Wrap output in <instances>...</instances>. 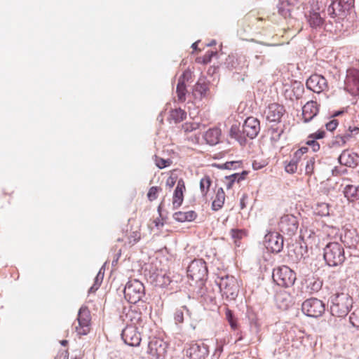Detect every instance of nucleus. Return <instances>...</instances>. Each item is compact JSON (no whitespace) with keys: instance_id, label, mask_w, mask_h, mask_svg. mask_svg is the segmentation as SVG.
I'll return each mask as SVG.
<instances>
[{"instance_id":"f257e3e1","label":"nucleus","mask_w":359,"mask_h":359,"mask_svg":"<svg viewBox=\"0 0 359 359\" xmlns=\"http://www.w3.org/2000/svg\"><path fill=\"white\" fill-rule=\"evenodd\" d=\"M130 317L131 325H128L122 332V339L129 346H137L141 341L140 332L137 331L138 326H141L142 319L140 313H134L128 314Z\"/></svg>"},{"instance_id":"f03ea898","label":"nucleus","mask_w":359,"mask_h":359,"mask_svg":"<svg viewBox=\"0 0 359 359\" xmlns=\"http://www.w3.org/2000/svg\"><path fill=\"white\" fill-rule=\"evenodd\" d=\"M353 306V299L347 293H336L330 297V313L337 318L345 317Z\"/></svg>"},{"instance_id":"7ed1b4c3","label":"nucleus","mask_w":359,"mask_h":359,"mask_svg":"<svg viewBox=\"0 0 359 359\" xmlns=\"http://www.w3.org/2000/svg\"><path fill=\"white\" fill-rule=\"evenodd\" d=\"M324 259L329 266L341 265L345 260L344 249L337 242L329 243L324 248Z\"/></svg>"},{"instance_id":"20e7f679","label":"nucleus","mask_w":359,"mask_h":359,"mask_svg":"<svg viewBox=\"0 0 359 359\" xmlns=\"http://www.w3.org/2000/svg\"><path fill=\"white\" fill-rule=\"evenodd\" d=\"M273 280L277 285L283 287H288L296 280L295 273L288 266H282L273 270Z\"/></svg>"},{"instance_id":"39448f33","label":"nucleus","mask_w":359,"mask_h":359,"mask_svg":"<svg viewBox=\"0 0 359 359\" xmlns=\"http://www.w3.org/2000/svg\"><path fill=\"white\" fill-rule=\"evenodd\" d=\"M124 297L131 304H136L144 294V286L138 280H129L124 288Z\"/></svg>"},{"instance_id":"423d86ee","label":"nucleus","mask_w":359,"mask_h":359,"mask_svg":"<svg viewBox=\"0 0 359 359\" xmlns=\"http://www.w3.org/2000/svg\"><path fill=\"white\" fill-rule=\"evenodd\" d=\"M219 287L226 299H234L239 290L237 280L233 276H226L220 278Z\"/></svg>"},{"instance_id":"0eeeda50","label":"nucleus","mask_w":359,"mask_h":359,"mask_svg":"<svg viewBox=\"0 0 359 359\" xmlns=\"http://www.w3.org/2000/svg\"><path fill=\"white\" fill-rule=\"evenodd\" d=\"M91 329V316L86 306H82L78 313L77 325H75V331L79 336L88 334Z\"/></svg>"},{"instance_id":"6e6552de","label":"nucleus","mask_w":359,"mask_h":359,"mask_svg":"<svg viewBox=\"0 0 359 359\" xmlns=\"http://www.w3.org/2000/svg\"><path fill=\"white\" fill-rule=\"evenodd\" d=\"M207 275L206 264L202 259H195L188 266L187 276L195 283L203 280Z\"/></svg>"},{"instance_id":"1a4fd4ad","label":"nucleus","mask_w":359,"mask_h":359,"mask_svg":"<svg viewBox=\"0 0 359 359\" xmlns=\"http://www.w3.org/2000/svg\"><path fill=\"white\" fill-rule=\"evenodd\" d=\"M302 309L306 316L318 318L324 313L325 306L323 301L317 298H310L303 302Z\"/></svg>"},{"instance_id":"9d476101","label":"nucleus","mask_w":359,"mask_h":359,"mask_svg":"<svg viewBox=\"0 0 359 359\" xmlns=\"http://www.w3.org/2000/svg\"><path fill=\"white\" fill-rule=\"evenodd\" d=\"M278 229L283 233L291 236L298 229V221L293 215H285L281 217L278 223Z\"/></svg>"},{"instance_id":"9b49d317","label":"nucleus","mask_w":359,"mask_h":359,"mask_svg":"<svg viewBox=\"0 0 359 359\" xmlns=\"http://www.w3.org/2000/svg\"><path fill=\"white\" fill-rule=\"evenodd\" d=\"M345 90L351 95H359V70L355 68L348 69L345 79Z\"/></svg>"},{"instance_id":"f8f14e48","label":"nucleus","mask_w":359,"mask_h":359,"mask_svg":"<svg viewBox=\"0 0 359 359\" xmlns=\"http://www.w3.org/2000/svg\"><path fill=\"white\" fill-rule=\"evenodd\" d=\"M353 0H334L328 7V13L332 18L344 16L353 6Z\"/></svg>"},{"instance_id":"ddd939ff","label":"nucleus","mask_w":359,"mask_h":359,"mask_svg":"<svg viewBox=\"0 0 359 359\" xmlns=\"http://www.w3.org/2000/svg\"><path fill=\"white\" fill-rule=\"evenodd\" d=\"M266 248L273 252H279L283 248V238L277 232H269L264 237Z\"/></svg>"},{"instance_id":"4468645a","label":"nucleus","mask_w":359,"mask_h":359,"mask_svg":"<svg viewBox=\"0 0 359 359\" xmlns=\"http://www.w3.org/2000/svg\"><path fill=\"white\" fill-rule=\"evenodd\" d=\"M167 344L161 339H154L148 344L147 353L151 359H158L163 357L166 353Z\"/></svg>"},{"instance_id":"2eb2a0df","label":"nucleus","mask_w":359,"mask_h":359,"mask_svg":"<svg viewBox=\"0 0 359 359\" xmlns=\"http://www.w3.org/2000/svg\"><path fill=\"white\" fill-rule=\"evenodd\" d=\"M285 114L284 106L276 102L269 104L264 111L266 118L270 122H280Z\"/></svg>"},{"instance_id":"dca6fc26","label":"nucleus","mask_w":359,"mask_h":359,"mask_svg":"<svg viewBox=\"0 0 359 359\" xmlns=\"http://www.w3.org/2000/svg\"><path fill=\"white\" fill-rule=\"evenodd\" d=\"M306 87L316 93H320L327 88L326 79L317 74L311 75L306 81Z\"/></svg>"},{"instance_id":"f3484780","label":"nucleus","mask_w":359,"mask_h":359,"mask_svg":"<svg viewBox=\"0 0 359 359\" xmlns=\"http://www.w3.org/2000/svg\"><path fill=\"white\" fill-rule=\"evenodd\" d=\"M260 130L259 121L255 117H248L243 125V133L250 139H253L258 135Z\"/></svg>"},{"instance_id":"a211bd4d","label":"nucleus","mask_w":359,"mask_h":359,"mask_svg":"<svg viewBox=\"0 0 359 359\" xmlns=\"http://www.w3.org/2000/svg\"><path fill=\"white\" fill-rule=\"evenodd\" d=\"M186 191L185 183L182 179L177 181V187L173 193L172 204L174 209L180 208L184 201V192Z\"/></svg>"},{"instance_id":"6ab92c4d","label":"nucleus","mask_w":359,"mask_h":359,"mask_svg":"<svg viewBox=\"0 0 359 359\" xmlns=\"http://www.w3.org/2000/svg\"><path fill=\"white\" fill-rule=\"evenodd\" d=\"M319 111V105L315 101L307 102L302 107V117L304 122L312 120Z\"/></svg>"},{"instance_id":"aec40b11","label":"nucleus","mask_w":359,"mask_h":359,"mask_svg":"<svg viewBox=\"0 0 359 359\" xmlns=\"http://www.w3.org/2000/svg\"><path fill=\"white\" fill-rule=\"evenodd\" d=\"M208 353L204 346L198 344H192L186 351L187 355L190 359H203Z\"/></svg>"},{"instance_id":"412c9836","label":"nucleus","mask_w":359,"mask_h":359,"mask_svg":"<svg viewBox=\"0 0 359 359\" xmlns=\"http://www.w3.org/2000/svg\"><path fill=\"white\" fill-rule=\"evenodd\" d=\"M221 135V130L217 127H214L208 129L203 134V139L206 144L213 146L219 142Z\"/></svg>"},{"instance_id":"4be33fe9","label":"nucleus","mask_w":359,"mask_h":359,"mask_svg":"<svg viewBox=\"0 0 359 359\" xmlns=\"http://www.w3.org/2000/svg\"><path fill=\"white\" fill-rule=\"evenodd\" d=\"M197 217V214L194 210L186 212L179 211L173 215V218L180 222H192Z\"/></svg>"},{"instance_id":"5701e85b","label":"nucleus","mask_w":359,"mask_h":359,"mask_svg":"<svg viewBox=\"0 0 359 359\" xmlns=\"http://www.w3.org/2000/svg\"><path fill=\"white\" fill-rule=\"evenodd\" d=\"M299 0H283L278 5V12L284 17L290 15L292 8L296 6Z\"/></svg>"},{"instance_id":"b1692460","label":"nucleus","mask_w":359,"mask_h":359,"mask_svg":"<svg viewBox=\"0 0 359 359\" xmlns=\"http://www.w3.org/2000/svg\"><path fill=\"white\" fill-rule=\"evenodd\" d=\"M226 195L222 188H219L212 203V209L215 211L220 210L225 201Z\"/></svg>"},{"instance_id":"393cba45","label":"nucleus","mask_w":359,"mask_h":359,"mask_svg":"<svg viewBox=\"0 0 359 359\" xmlns=\"http://www.w3.org/2000/svg\"><path fill=\"white\" fill-rule=\"evenodd\" d=\"M325 133L324 130H318L317 132L311 134L306 144L312 147L313 151H317L320 149V144L316 140L322 139L325 137Z\"/></svg>"},{"instance_id":"a878e982","label":"nucleus","mask_w":359,"mask_h":359,"mask_svg":"<svg viewBox=\"0 0 359 359\" xmlns=\"http://www.w3.org/2000/svg\"><path fill=\"white\" fill-rule=\"evenodd\" d=\"M141 238L140 226L136 225L135 228H131L128 236V241L126 244L133 246L136 244Z\"/></svg>"},{"instance_id":"bb28decb","label":"nucleus","mask_w":359,"mask_h":359,"mask_svg":"<svg viewBox=\"0 0 359 359\" xmlns=\"http://www.w3.org/2000/svg\"><path fill=\"white\" fill-rule=\"evenodd\" d=\"M344 195L349 201L357 200L359 198V186L347 185L344 189Z\"/></svg>"},{"instance_id":"cd10ccee","label":"nucleus","mask_w":359,"mask_h":359,"mask_svg":"<svg viewBox=\"0 0 359 359\" xmlns=\"http://www.w3.org/2000/svg\"><path fill=\"white\" fill-rule=\"evenodd\" d=\"M225 318L228 321L231 329L232 330H238L239 329V324L237 318L233 315V311L228 307L225 309Z\"/></svg>"},{"instance_id":"c85d7f7f","label":"nucleus","mask_w":359,"mask_h":359,"mask_svg":"<svg viewBox=\"0 0 359 359\" xmlns=\"http://www.w3.org/2000/svg\"><path fill=\"white\" fill-rule=\"evenodd\" d=\"M201 123L197 122H186L182 126V131L184 133V137L191 134L200 128Z\"/></svg>"},{"instance_id":"c756f323","label":"nucleus","mask_w":359,"mask_h":359,"mask_svg":"<svg viewBox=\"0 0 359 359\" xmlns=\"http://www.w3.org/2000/svg\"><path fill=\"white\" fill-rule=\"evenodd\" d=\"M209 86L205 82L201 83L198 81L194 86V95H199L200 97H207L208 95Z\"/></svg>"},{"instance_id":"7c9ffc66","label":"nucleus","mask_w":359,"mask_h":359,"mask_svg":"<svg viewBox=\"0 0 359 359\" xmlns=\"http://www.w3.org/2000/svg\"><path fill=\"white\" fill-rule=\"evenodd\" d=\"M308 21L311 27L315 28L322 26L324 22L323 18L316 12L310 13Z\"/></svg>"},{"instance_id":"2f4dec72","label":"nucleus","mask_w":359,"mask_h":359,"mask_svg":"<svg viewBox=\"0 0 359 359\" xmlns=\"http://www.w3.org/2000/svg\"><path fill=\"white\" fill-rule=\"evenodd\" d=\"M187 117L186 112L181 109H175L170 112L169 120L173 121L175 123L184 120Z\"/></svg>"},{"instance_id":"473e14b6","label":"nucleus","mask_w":359,"mask_h":359,"mask_svg":"<svg viewBox=\"0 0 359 359\" xmlns=\"http://www.w3.org/2000/svg\"><path fill=\"white\" fill-rule=\"evenodd\" d=\"M212 184V180L209 176H204L200 181V190L203 196H206L210 187Z\"/></svg>"},{"instance_id":"72a5a7b5","label":"nucleus","mask_w":359,"mask_h":359,"mask_svg":"<svg viewBox=\"0 0 359 359\" xmlns=\"http://www.w3.org/2000/svg\"><path fill=\"white\" fill-rule=\"evenodd\" d=\"M186 93L187 90L184 81L183 79H180L177 86V94L180 101L184 102L185 100Z\"/></svg>"},{"instance_id":"f704fd0d","label":"nucleus","mask_w":359,"mask_h":359,"mask_svg":"<svg viewBox=\"0 0 359 359\" xmlns=\"http://www.w3.org/2000/svg\"><path fill=\"white\" fill-rule=\"evenodd\" d=\"M351 137V134L338 135L334 137L332 144L335 147H343Z\"/></svg>"},{"instance_id":"c9c22d12","label":"nucleus","mask_w":359,"mask_h":359,"mask_svg":"<svg viewBox=\"0 0 359 359\" xmlns=\"http://www.w3.org/2000/svg\"><path fill=\"white\" fill-rule=\"evenodd\" d=\"M308 152V148L302 147L297 149L293 154L291 161L294 162L298 166L299 163L302 161L303 156Z\"/></svg>"},{"instance_id":"e433bc0d","label":"nucleus","mask_w":359,"mask_h":359,"mask_svg":"<svg viewBox=\"0 0 359 359\" xmlns=\"http://www.w3.org/2000/svg\"><path fill=\"white\" fill-rule=\"evenodd\" d=\"M263 20L264 19L262 18L256 17L253 13H249L244 17L243 22L244 24H248L249 25L254 26L258 22Z\"/></svg>"},{"instance_id":"4c0bfd02","label":"nucleus","mask_w":359,"mask_h":359,"mask_svg":"<svg viewBox=\"0 0 359 359\" xmlns=\"http://www.w3.org/2000/svg\"><path fill=\"white\" fill-rule=\"evenodd\" d=\"M316 164V158L312 156L309 158L305 165V174L308 176H311L314 173Z\"/></svg>"},{"instance_id":"58836bf2","label":"nucleus","mask_w":359,"mask_h":359,"mask_svg":"<svg viewBox=\"0 0 359 359\" xmlns=\"http://www.w3.org/2000/svg\"><path fill=\"white\" fill-rule=\"evenodd\" d=\"M230 136L238 140L241 144L245 142V140L240 134L239 128L236 126H232L230 129Z\"/></svg>"},{"instance_id":"ea45409f","label":"nucleus","mask_w":359,"mask_h":359,"mask_svg":"<svg viewBox=\"0 0 359 359\" xmlns=\"http://www.w3.org/2000/svg\"><path fill=\"white\" fill-rule=\"evenodd\" d=\"M230 234L231 238L234 240V242L236 243L237 241L246 236V232L243 229H232L230 231Z\"/></svg>"},{"instance_id":"a19ab883","label":"nucleus","mask_w":359,"mask_h":359,"mask_svg":"<svg viewBox=\"0 0 359 359\" xmlns=\"http://www.w3.org/2000/svg\"><path fill=\"white\" fill-rule=\"evenodd\" d=\"M154 161L156 165L160 169L168 167L172 164L170 159H164L157 156H155Z\"/></svg>"},{"instance_id":"79ce46f5","label":"nucleus","mask_w":359,"mask_h":359,"mask_svg":"<svg viewBox=\"0 0 359 359\" xmlns=\"http://www.w3.org/2000/svg\"><path fill=\"white\" fill-rule=\"evenodd\" d=\"M184 311H188L185 306H181L180 309H176L174 314V319L176 323H182L184 322Z\"/></svg>"},{"instance_id":"37998d69","label":"nucleus","mask_w":359,"mask_h":359,"mask_svg":"<svg viewBox=\"0 0 359 359\" xmlns=\"http://www.w3.org/2000/svg\"><path fill=\"white\" fill-rule=\"evenodd\" d=\"M217 54L216 51L209 50L203 57L196 59L197 62L207 64L211 61L212 57Z\"/></svg>"},{"instance_id":"c03bdc74","label":"nucleus","mask_w":359,"mask_h":359,"mask_svg":"<svg viewBox=\"0 0 359 359\" xmlns=\"http://www.w3.org/2000/svg\"><path fill=\"white\" fill-rule=\"evenodd\" d=\"M161 191V188L160 187H151L147 193L148 199L150 201H153L156 200L158 197V193Z\"/></svg>"},{"instance_id":"a18cd8bd","label":"nucleus","mask_w":359,"mask_h":359,"mask_svg":"<svg viewBox=\"0 0 359 359\" xmlns=\"http://www.w3.org/2000/svg\"><path fill=\"white\" fill-rule=\"evenodd\" d=\"M349 320L352 325L359 330V308L351 313Z\"/></svg>"},{"instance_id":"49530a36","label":"nucleus","mask_w":359,"mask_h":359,"mask_svg":"<svg viewBox=\"0 0 359 359\" xmlns=\"http://www.w3.org/2000/svg\"><path fill=\"white\" fill-rule=\"evenodd\" d=\"M185 140L191 144H198L201 140L200 133L196 131L191 133V134L185 137Z\"/></svg>"},{"instance_id":"de8ad7c7","label":"nucleus","mask_w":359,"mask_h":359,"mask_svg":"<svg viewBox=\"0 0 359 359\" xmlns=\"http://www.w3.org/2000/svg\"><path fill=\"white\" fill-rule=\"evenodd\" d=\"M298 166L296 163L294 162L290 161H285V170L286 172L289 174H294L297 172Z\"/></svg>"},{"instance_id":"09e8293b","label":"nucleus","mask_w":359,"mask_h":359,"mask_svg":"<svg viewBox=\"0 0 359 359\" xmlns=\"http://www.w3.org/2000/svg\"><path fill=\"white\" fill-rule=\"evenodd\" d=\"M177 180V176L175 174V170H172L170 172V176L167 179L165 182V185L168 188L171 189L173 187L175 184L176 183Z\"/></svg>"},{"instance_id":"8fccbe9b","label":"nucleus","mask_w":359,"mask_h":359,"mask_svg":"<svg viewBox=\"0 0 359 359\" xmlns=\"http://www.w3.org/2000/svg\"><path fill=\"white\" fill-rule=\"evenodd\" d=\"M238 174L236 173L229 176L226 177V187L227 189L232 188L236 180L238 177Z\"/></svg>"},{"instance_id":"3c124183","label":"nucleus","mask_w":359,"mask_h":359,"mask_svg":"<svg viewBox=\"0 0 359 359\" xmlns=\"http://www.w3.org/2000/svg\"><path fill=\"white\" fill-rule=\"evenodd\" d=\"M283 130H278L277 128H273L271 130V140L274 142L279 140Z\"/></svg>"},{"instance_id":"603ef678","label":"nucleus","mask_w":359,"mask_h":359,"mask_svg":"<svg viewBox=\"0 0 359 359\" xmlns=\"http://www.w3.org/2000/svg\"><path fill=\"white\" fill-rule=\"evenodd\" d=\"M318 208L321 209V210L317 212V213L321 216H325L329 215V208L328 205L325 203H322L318 205Z\"/></svg>"},{"instance_id":"864d4df0","label":"nucleus","mask_w":359,"mask_h":359,"mask_svg":"<svg viewBox=\"0 0 359 359\" xmlns=\"http://www.w3.org/2000/svg\"><path fill=\"white\" fill-rule=\"evenodd\" d=\"M338 121L336 119H332L325 124L327 130L333 131L338 126Z\"/></svg>"},{"instance_id":"5fc2aeb1","label":"nucleus","mask_w":359,"mask_h":359,"mask_svg":"<svg viewBox=\"0 0 359 359\" xmlns=\"http://www.w3.org/2000/svg\"><path fill=\"white\" fill-rule=\"evenodd\" d=\"M56 358L57 359H69V352L67 349L61 350Z\"/></svg>"},{"instance_id":"6e6d98bb","label":"nucleus","mask_w":359,"mask_h":359,"mask_svg":"<svg viewBox=\"0 0 359 359\" xmlns=\"http://www.w3.org/2000/svg\"><path fill=\"white\" fill-rule=\"evenodd\" d=\"M248 199L247 194H243L240 199V208L241 210H243L246 207L245 201Z\"/></svg>"},{"instance_id":"4d7b16f0","label":"nucleus","mask_w":359,"mask_h":359,"mask_svg":"<svg viewBox=\"0 0 359 359\" xmlns=\"http://www.w3.org/2000/svg\"><path fill=\"white\" fill-rule=\"evenodd\" d=\"M100 284V283H98V278L97 277L95 284L92 287H90V288L89 289V292H95L98 289Z\"/></svg>"},{"instance_id":"13d9d810","label":"nucleus","mask_w":359,"mask_h":359,"mask_svg":"<svg viewBox=\"0 0 359 359\" xmlns=\"http://www.w3.org/2000/svg\"><path fill=\"white\" fill-rule=\"evenodd\" d=\"M348 130H349V132H350L351 133H355V134H356V133H358L359 132V128H358V127H353V128H352V127H351V126H350V127L348 128Z\"/></svg>"},{"instance_id":"bf43d9fd","label":"nucleus","mask_w":359,"mask_h":359,"mask_svg":"<svg viewBox=\"0 0 359 359\" xmlns=\"http://www.w3.org/2000/svg\"><path fill=\"white\" fill-rule=\"evenodd\" d=\"M163 278L164 279L163 284H169L171 282V280L168 276L164 275Z\"/></svg>"},{"instance_id":"052dcab7","label":"nucleus","mask_w":359,"mask_h":359,"mask_svg":"<svg viewBox=\"0 0 359 359\" xmlns=\"http://www.w3.org/2000/svg\"><path fill=\"white\" fill-rule=\"evenodd\" d=\"M198 46V42H195L192 44L191 47L194 50H196Z\"/></svg>"},{"instance_id":"680f3d73","label":"nucleus","mask_w":359,"mask_h":359,"mask_svg":"<svg viewBox=\"0 0 359 359\" xmlns=\"http://www.w3.org/2000/svg\"><path fill=\"white\" fill-rule=\"evenodd\" d=\"M61 344L64 346H66L68 344V341L67 340H62L60 341Z\"/></svg>"},{"instance_id":"e2e57ef3","label":"nucleus","mask_w":359,"mask_h":359,"mask_svg":"<svg viewBox=\"0 0 359 359\" xmlns=\"http://www.w3.org/2000/svg\"><path fill=\"white\" fill-rule=\"evenodd\" d=\"M252 166H253L254 169H255V170H257V169L260 168V167H257V163H254L252 164Z\"/></svg>"},{"instance_id":"0e129e2a","label":"nucleus","mask_w":359,"mask_h":359,"mask_svg":"<svg viewBox=\"0 0 359 359\" xmlns=\"http://www.w3.org/2000/svg\"><path fill=\"white\" fill-rule=\"evenodd\" d=\"M344 157V155L342 154L340 158H339V160L341 161L342 159V158Z\"/></svg>"},{"instance_id":"69168bd1","label":"nucleus","mask_w":359,"mask_h":359,"mask_svg":"<svg viewBox=\"0 0 359 359\" xmlns=\"http://www.w3.org/2000/svg\"><path fill=\"white\" fill-rule=\"evenodd\" d=\"M241 339H242V337H240L238 339V340H241Z\"/></svg>"}]
</instances>
